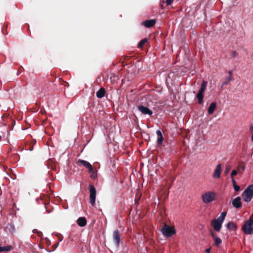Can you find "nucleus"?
<instances>
[{
    "label": "nucleus",
    "mask_w": 253,
    "mask_h": 253,
    "mask_svg": "<svg viewBox=\"0 0 253 253\" xmlns=\"http://www.w3.org/2000/svg\"><path fill=\"white\" fill-rule=\"evenodd\" d=\"M156 133L158 136V140L157 142L159 145H160L162 143L163 141V136L161 131L160 130H158L156 132Z\"/></svg>",
    "instance_id": "nucleus-16"
},
{
    "label": "nucleus",
    "mask_w": 253,
    "mask_h": 253,
    "mask_svg": "<svg viewBox=\"0 0 253 253\" xmlns=\"http://www.w3.org/2000/svg\"><path fill=\"white\" fill-rule=\"evenodd\" d=\"M138 110L141 112L142 114L144 115H148L149 116H151L153 114V112L152 110L149 109L148 107L144 106L143 105H139L138 106Z\"/></svg>",
    "instance_id": "nucleus-8"
},
{
    "label": "nucleus",
    "mask_w": 253,
    "mask_h": 253,
    "mask_svg": "<svg viewBox=\"0 0 253 253\" xmlns=\"http://www.w3.org/2000/svg\"><path fill=\"white\" fill-rule=\"evenodd\" d=\"M156 22V21L155 19L147 20L142 22L141 24L146 27L150 28L154 26Z\"/></svg>",
    "instance_id": "nucleus-11"
},
{
    "label": "nucleus",
    "mask_w": 253,
    "mask_h": 253,
    "mask_svg": "<svg viewBox=\"0 0 253 253\" xmlns=\"http://www.w3.org/2000/svg\"><path fill=\"white\" fill-rule=\"evenodd\" d=\"M241 198L240 197H237L232 201V204L234 208L239 209L242 207V203L241 202Z\"/></svg>",
    "instance_id": "nucleus-10"
},
{
    "label": "nucleus",
    "mask_w": 253,
    "mask_h": 253,
    "mask_svg": "<svg viewBox=\"0 0 253 253\" xmlns=\"http://www.w3.org/2000/svg\"><path fill=\"white\" fill-rule=\"evenodd\" d=\"M164 3H163V2H162V0L161 1L160 5H161V8H162V9H163V7H164Z\"/></svg>",
    "instance_id": "nucleus-33"
},
{
    "label": "nucleus",
    "mask_w": 253,
    "mask_h": 253,
    "mask_svg": "<svg viewBox=\"0 0 253 253\" xmlns=\"http://www.w3.org/2000/svg\"><path fill=\"white\" fill-rule=\"evenodd\" d=\"M62 239H61V238H60V241H61Z\"/></svg>",
    "instance_id": "nucleus-39"
},
{
    "label": "nucleus",
    "mask_w": 253,
    "mask_h": 253,
    "mask_svg": "<svg viewBox=\"0 0 253 253\" xmlns=\"http://www.w3.org/2000/svg\"><path fill=\"white\" fill-rule=\"evenodd\" d=\"M207 84V82L205 81H203L202 82L201 88L198 92L203 94V93L206 88Z\"/></svg>",
    "instance_id": "nucleus-19"
},
{
    "label": "nucleus",
    "mask_w": 253,
    "mask_h": 253,
    "mask_svg": "<svg viewBox=\"0 0 253 253\" xmlns=\"http://www.w3.org/2000/svg\"><path fill=\"white\" fill-rule=\"evenodd\" d=\"M242 198L245 202H249L253 197V185H249L243 192L242 195Z\"/></svg>",
    "instance_id": "nucleus-4"
},
{
    "label": "nucleus",
    "mask_w": 253,
    "mask_h": 253,
    "mask_svg": "<svg viewBox=\"0 0 253 253\" xmlns=\"http://www.w3.org/2000/svg\"><path fill=\"white\" fill-rule=\"evenodd\" d=\"M231 167L230 166H227L226 168V169L224 171L225 174H227L229 171L231 170Z\"/></svg>",
    "instance_id": "nucleus-26"
},
{
    "label": "nucleus",
    "mask_w": 253,
    "mask_h": 253,
    "mask_svg": "<svg viewBox=\"0 0 253 253\" xmlns=\"http://www.w3.org/2000/svg\"><path fill=\"white\" fill-rule=\"evenodd\" d=\"M174 0H162L163 3H166L167 5H169L171 4Z\"/></svg>",
    "instance_id": "nucleus-25"
},
{
    "label": "nucleus",
    "mask_w": 253,
    "mask_h": 253,
    "mask_svg": "<svg viewBox=\"0 0 253 253\" xmlns=\"http://www.w3.org/2000/svg\"><path fill=\"white\" fill-rule=\"evenodd\" d=\"M1 139V136H0V140Z\"/></svg>",
    "instance_id": "nucleus-41"
},
{
    "label": "nucleus",
    "mask_w": 253,
    "mask_h": 253,
    "mask_svg": "<svg viewBox=\"0 0 253 253\" xmlns=\"http://www.w3.org/2000/svg\"><path fill=\"white\" fill-rule=\"evenodd\" d=\"M162 234L167 238L171 237L176 234V231L174 227L170 226L164 223L161 230Z\"/></svg>",
    "instance_id": "nucleus-5"
},
{
    "label": "nucleus",
    "mask_w": 253,
    "mask_h": 253,
    "mask_svg": "<svg viewBox=\"0 0 253 253\" xmlns=\"http://www.w3.org/2000/svg\"><path fill=\"white\" fill-rule=\"evenodd\" d=\"M221 168H222V166H221V164H219L217 165V166L214 170V173L213 174V177L220 178V174H221Z\"/></svg>",
    "instance_id": "nucleus-12"
},
{
    "label": "nucleus",
    "mask_w": 253,
    "mask_h": 253,
    "mask_svg": "<svg viewBox=\"0 0 253 253\" xmlns=\"http://www.w3.org/2000/svg\"><path fill=\"white\" fill-rule=\"evenodd\" d=\"M77 224L80 227H84L86 225V220L84 217H79L77 221Z\"/></svg>",
    "instance_id": "nucleus-13"
},
{
    "label": "nucleus",
    "mask_w": 253,
    "mask_h": 253,
    "mask_svg": "<svg viewBox=\"0 0 253 253\" xmlns=\"http://www.w3.org/2000/svg\"><path fill=\"white\" fill-rule=\"evenodd\" d=\"M148 42V40L146 38L141 40L138 43L137 47L139 48H142L143 45Z\"/></svg>",
    "instance_id": "nucleus-21"
},
{
    "label": "nucleus",
    "mask_w": 253,
    "mask_h": 253,
    "mask_svg": "<svg viewBox=\"0 0 253 253\" xmlns=\"http://www.w3.org/2000/svg\"><path fill=\"white\" fill-rule=\"evenodd\" d=\"M19 75V72H18L17 75Z\"/></svg>",
    "instance_id": "nucleus-38"
},
{
    "label": "nucleus",
    "mask_w": 253,
    "mask_h": 253,
    "mask_svg": "<svg viewBox=\"0 0 253 253\" xmlns=\"http://www.w3.org/2000/svg\"><path fill=\"white\" fill-rule=\"evenodd\" d=\"M216 107V104L215 102H212L211 103L208 110V113L210 115L212 114L213 113Z\"/></svg>",
    "instance_id": "nucleus-14"
},
{
    "label": "nucleus",
    "mask_w": 253,
    "mask_h": 253,
    "mask_svg": "<svg viewBox=\"0 0 253 253\" xmlns=\"http://www.w3.org/2000/svg\"><path fill=\"white\" fill-rule=\"evenodd\" d=\"M196 96L198 100V103L201 104L203 102L204 95L202 93L198 92Z\"/></svg>",
    "instance_id": "nucleus-22"
},
{
    "label": "nucleus",
    "mask_w": 253,
    "mask_h": 253,
    "mask_svg": "<svg viewBox=\"0 0 253 253\" xmlns=\"http://www.w3.org/2000/svg\"><path fill=\"white\" fill-rule=\"evenodd\" d=\"M206 253H210V249H207L205 251Z\"/></svg>",
    "instance_id": "nucleus-34"
},
{
    "label": "nucleus",
    "mask_w": 253,
    "mask_h": 253,
    "mask_svg": "<svg viewBox=\"0 0 253 253\" xmlns=\"http://www.w3.org/2000/svg\"><path fill=\"white\" fill-rule=\"evenodd\" d=\"M121 234L118 230H116L113 231L112 234V238L114 243L116 247H119L121 241Z\"/></svg>",
    "instance_id": "nucleus-7"
},
{
    "label": "nucleus",
    "mask_w": 253,
    "mask_h": 253,
    "mask_svg": "<svg viewBox=\"0 0 253 253\" xmlns=\"http://www.w3.org/2000/svg\"><path fill=\"white\" fill-rule=\"evenodd\" d=\"M228 74H229L228 77H231V78H233L232 71H229L228 72Z\"/></svg>",
    "instance_id": "nucleus-31"
},
{
    "label": "nucleus",
    "mask_w": 253,
    "mask_h": 253,
    "mask_svg": "<svg viewBox=\"0 0 253 253\" xmlns=\"http://www.w3.org/2000/svg\"><path fill=\"white\" fill-rule=\"evenodd\" d=\"M226 214V212H222L217 219H214L211 221V224L215 231H220Z\"/></svg>",
    "instance_id": "nucleus-1"
},
{
    "label": "nucleus",
    "mask_w": 253,
    "mask_h": 253,
    "mask_svg": "<svg viewBox=\"0 0 253 253\" xmlns=\"http://www.w3.org/2000/svg\"><path fill=\"white\" fill-rule=\"evenodd\" d=\"M62 239H61V238H60V241H61Z\"/></svg>",
    "instance_id": "nucleus-40"
},
{
    "label": "nucleus",
    "mask_w": 253,
    "mask_h": 253,
    "mask_svg": "<svg viewBox=\"0 0 253 253\" xmlns=\"http://www.w3.org/2000/svg\"><path fill=\"white\" fill-rule=\"evenodd\" d=\"M250 129L251 131H253V126H250Z\"/></svg>",
    "instance_id": "nucleus-35"
},
{
    "label": "nucleus",
    "mask_w": 253,
    "mask_h": 253,
    "mask_svg": "<svg viewBox=\"0 0 253 253\" xmlns=\"http://www.w3.org/2000/svg\"><path fill=\"white\" fill-rule=\"evenodd\" d=\"M238 55V53L235 51H232L231 52V57L232 58H235Z\"/></svg>",
    "instance_id": "nucleus-27"
},
{
    "label": "nucleus",
    "mask_w": 253,
    "mask_h": 253,
    "mask_svg": "<svg viewBox=\"0 0 253 253\" xmlns=\"http://www.w3.org/2000/svg\"><path fill=\"white\" fill-rule=\"evenodd\" d=\"M233 80V78H231V77H228L226 79L225 81L223 82L221 87H223V86L227 84L230 81Z\"/></svg>",
    "instance_id": "nucleus-23"
},
{
    "label": "nucleus",
    "mask_w": 253,
    "mask_h": 253,
    "mask_svg": "<svg viewBox=\"0 0 253 253\" xmlns=\"http://www.w3.org/2000/svg\"><path fill=\"white\" fill-rule=\"evenodd\" d=\"M251 140H252V141H253V134L252 136Z\"/></svg>",
    "instance_id": "nucleus-36"
},
{
    "label": "nucleus",
    "mask_w": 253,
    "mask_h": 253,
    "mask_svg": "<svg viewBox=\"0 0 253 253\" xmlns=\"http://www.w3.org/2000/svg\"><path fill=\"white\" fill-rule=\"evenodd\" d=\"M42 233L41 232H40V233L39 234V235H38L40 236H41V235H42Z\"/></svg>",
    "instance_id": "nucleus-37"
},
{
    "label": "nucleus",
    "mask_w": 253,
    "mask_h": 253,
    "mask_svg": "<svg viewBox=\"0 0 253 253\" xmlns=\"http://www.w3.org/2000/svg\"><path fill=\"white\" fill-rule=\"evenodd\" d=\"M13 249V247L11 245H8L7 246L1 247L0 246V252H8Z\"/></svg>",
    "instance_id": "nucleus-17"
},
{
    "label": "nucleus",
    "mask_w": 253,
    "mask_h": 253,
    "mask_svg": "<svg viewBox=\"0 0 253 253\" xmlns=\"http://www.w3.org/2000/svg\"><path fill=\"white\" fill-rule=\"evenodd\" d=\"M105 92V88L104 87H101L96 92V96L99 98H101L104 96Z\"/></svg>",
    "instance_id": "nucleus-15"
},
{
    "label": "nucleus",
    "mask_w": 253,
    "mask_h": 253,
    "mask_svg": "<svg viewBox=\"0 0 253 253\" xmlns=\"http://www.w3.org/2000/svg\"><path fill=\"white\" fill-rule=\"evenodd\" d=\"M226 227L230 230H235L237 229L236 225L233 222H229L226 224Z\"/></svg>",
    "instance_id": "nucleus-18"
},
{
    "label": "nucleus",
    "mask_w": 253,
    "mask_h": 253,
    "mask_svg": "<svg viewBox=\"0 0 253 253\" xmlns=\"http://www.w3.org/2000/svg\"><path fill=\"white\" fill-rule=\"evenodd\" d=\"M243 231L246 234L252 235L253 234V214L251 215L250 218L247 220L242 226Z\"/></svg>",
    "instance_id": "nucleus-2"
},
{
    "label": "nucleus",
    "mask_w": 253,
    "mask_h": 253,
    "mask_svg": "<svg viewBox=\"0 0 253 253\" xmlns=\"http://www.w3.org/2000/svg\"><path fill=\"white\" fill-rule=\"evenodd\" d=\"M232 182L233 183V186H234V185H236V182L235 181V180L234 179V178H232Z\"/></svg>",
    "instance_id": "nucleus-32"
},
{
    "label": "nucleus",
    "mask_w": 253,
    "mask_h": 253,
    "mask_svg": "<svg viewBox=\"0 0 253 253\" xmlns=\"http://www.w3.org/2000/svg\"><path fill=\"white\" fill-rule=\"evenodd\" d=\"M217 194L213 191H208L202 195V201L204 203L208 204L216 199Z\"/></svg>",
    "instance_id": "nucleus-3"
},
{
    "label": "nucleus",
    "mask_w": 253,
    "mask_h": 253,
    "mask_svg": "<svg viewBox=\"0 0 253 253\" xmlns=\"http://www.w3.org/2000/svg\"><path fill=\"white\" fill-rule=\"evenodd\" d=\"M88 171L90 173V177L91 178L95 179L97 177V171L94 170L92 166V170H88Z\"/></svg>",
    "instance_id": "nucleus-20"
},
{
    "label": "nucleus",
    "mask_w": 253,
    "mask_h": 253,
    "mask_svg": "<svg viewBox=\"0 0 253 253\" xmlns=\"http://www.w3.org/2000/svg\"><path fill=\"white\" fill-rule=\"evenodd\" d=\"M237 170L236 169H233L231 172V176L232 178H233V177L237 174Z\"/></svg>",
    "instance_id": "nucleus-28"
},
{
    "label": "nucleus",
    "mask_w": 253,
    "mask_h": 253,
    "mask_svg": "<svg viewBox=\"0 0 253 253\" xmlns=\"http://www.w3.org/2000/svg\"><path fill=\"white\" fill-rule=\"evenodd\" d=\"M211 235L212 237V238L214 240L216 238H217V235L216 234H215L214 232H213L212 231H211Z\"/></svg>",
    "instance_id": "nucleus-29"
},
{
    "label": "nucleus",
    "mask_w": 253,
    "mask_h": 253,
    "mask_svg": "<svg viewBox=\"0 0 253 253\" xmlns=\"http://www.w3.org/2000/svg\"><path fill=\"white\" fill-rule=\"evenodd\" d=\"M233 187L236 191H239L240 190V187L238 185H234Z\"/></svg>",
    "instance_id": "nucleus-30"
},
{
    "label": "nucleus",
    "mask_w": 253,
    "mask_h": 253,
    "mask_svg": "<svg viewBox=\"0 0 253 253\" xmlns=\"http://www.w3.org/2000/svg\"><path fill=\"white\" fill-rule=\"evenodd\" d=\"M89 190L90 193L89 202L92 206H94L96 199V190L92 184H89Z\"/></svg>",
    "instance_id": "nucleus-6"
},
{
    "label": "nucleus",
    "mask_w": 253,
    "mask_h": 253,
    "mask_svg": "<svg viewBox=\"0 0 253 253\" xmlns=\"http://www.w3.org/2000/svg\"><path fill=\"white\" fill-rule=\"evenodd\" d=\"M77 164L79 166H83L85 167L88 170H92V165L88 162L79 159L77 162Z\"/></svg>",
    "instance_id": "nucleus-9"
},
{
    "label": "nucleus",
    "mask_w": 253,
    "mask_h": 253,
    "mask_svg": "<svg viewBox=\"0 0 253 253\" xmlns=\"http://www.w3.org/2000/svg\"><path fill=\"white\" fill-rule=\"evenodd\" d=\"M214 244L216 246L218 247L219 245L222 243V240L220 238H217L214 240Z\"/></svg>",
    "instance_id": "nucleus-24"
}]
</instances>
